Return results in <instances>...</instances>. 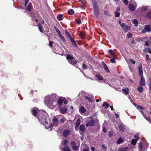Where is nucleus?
Here are the masks:
<instances>
[{
  "label": "nucleus",
  "instance_id": "obj_1",
  "mask_svg": "<svg viewBox=\"0 0 151 151\" xmlns=\"http://www.w3.org/2000/svg\"><path fill=\"white\" fill-rule=\"evenodd\" d=\"M32 114L35 116L36 117L37 115V118L40 122L44 125L46 129H48L53 127V125L51 124L47 127L46 124H47L46 121L47 113L43 110L38 111L37 108H33L32 111Z\"/></svg>",
  "mask_w": 151,
  "mask_h": 151
},
{
  "label": "nucleus",
  "instance_id": "obj_2",
  "mask_svg": "<svg viewBox=\"0 0 151 151\" xmlns=\"http://www.w3.org/2000/svg\"><path fill=\"white\" fill-rule=\"evenodd\" d=\"M58 96L56 94H52L51 95L46 96L44 102L45 105L50 108H54L57 106V99Z\"/></svg>",
  "mask_w": 151,
  "mask_h": 151
},
{
  "label": "nucleus",
  "instance_id": "obj_3",
  "mask_svg": "<svg viewBox=\"0 0 151 151\" xmlns=\"http://www.w3.org/2000/svg\"><path fill=\"white\" fill-rule=\"evenodd\" d=\"M148 144L147 142H146L143 145L142 143L140 142L139 143L138 148L139 151H146L148 147Z\"/></svg>",
  "mask_w": 151,
  "mask_h": 151
},
{
  "label": "nucleus",
  "instance_id": "obj_4",
  "mask_svg": "<svg viewBox=\"0 0 151 151\" xmlns=\"http://www.w3.org/2000/svg\"><path fill=\"white\" fill-rule=\"evenodd\" d=\"M121 26L125 33L127 32L129 30L128 26L125 23L121 24Z\"/></svg>",
  "mask_w": 151,
  "mask_h": 151
},
{
  "label": "nucleus",
  "instance_id": "obj_5",
  "mask_svg": "<svg viewBox=\"0 0 151 151\" xmlns=\"http://www.w3.org/2000/svg\"><path fill=\"white\" fill-rule=\"evenodd\" d=\"M93 8L95 15L96 17H98L99 16V12L98 6H93Z\"/></svg>",
  "mask_w": 151,
  "mask_h": 151
},
{
  "label": "nucleus",
  "instance_id": "obj_6",
  "mask_svg": "<svg viewBox=\"0 0 151 151\" xmlns=\"http://www.w3.org/2000/svg\"><path fill=\"white\" fill-rule=\"evenodd\" d=\"M135 5L132 4H129L128 8L130 11L133 12L135 10L137 7Z\"/></svg>",
  "mask_w": 151,
  "mask_h": 151
},
{
  "label": "nucleus",
  "instance_id": "obj_7",
  "mask_svg": "<svg viewBox=\"0 0 151 151\" xmlns=\"http://www.w3.org/2000/svg\"><path fill=\"white\" fill-rule=\"evenodd\" d=\"M71 145L73 149L75 150H77L78 148V146L76 145V143L74 141H72L71 142Z\"/></svg>",
  "mask_w": 151,
  "mask_h": 151
},
{
  "label": "nucleus",
  "instance_id": "obj_8",
  "mask_svg": "<svg viewBox=\"0 0 151 151\" xmlns=\"http://www.w3.org/2000/svg\"><path fill=\"white\" fill-rule=\"evenodd\" d=\"M139 85L143 86H145V81L143 76H141V77Z\"/></svg>",
  "mask_w": 151,
  "mask_h": 151
},
{
  "label": "nucleus",
  "instance_id": "obj_9",
  "mask_svg": "<svg viewBox=\"0 0 151 151\" xmlns=\"http://www.w3.org/2000/svg\"><path fill=\"white\" fill-rule=\"evenodd\" d=\"M86 94L83 91H81L78 94V96L82 99L86 97Z\"/></svg>",
  "mask_w": 151,
  "mask_h": 151
},
{
  "label": "nucleus",
  "instance_id": "obj_10",
  "mask_svg": "<svg viewBox=\"0 0 151 151\" xmlns=\"http://www.w3.org/2000/svg\"><path fill=\"white\" fill-rule=\"evenodd\" d=\"M139 71V76H140L141 77V76H143V70H142V65H140L138 68Z\"/></svg>",
  "mask_w": 151,
  "mask_h": 151
},
{
  "label": "nucleus",
  "instance_id": "obj_11",
  "mask_svg": "<svg viewBox=\"0 0 151 151\" xmlns=\"http://www.w3.org/2000/svg\"><path fill=\"white\" fill-rule=\"evenodd\" d=\"M95 123V121L92 120L86 124V127H88L90 126H93L94 125Z\"/></svg>",
  "mask_w": 151,
  "mask_h": 151
},
{
  "label": "nucleus",
  "instance_id": "obj_12",
  "mask_svg": "<svg viewBox=\"0 0 151 151\" xmlns=\"http://www.w3.org/2000/svg\"><path fill=\"white\" fill-rule=\"evenodd\" d=\"M53 123L56 127H57L59 125V122L58 119L55 118L53 117Z\"/></svg>",
  "mask_w": 151,
  "mask_h": 151
},
{
  "label": "nucleus",
  "instance_id": "obj_13",
  "mask_svg": "<svg viewBox=\"0 0 151 151\" xmlns=\"http://www.w3.org/2000/svg\"><path fill=\"white\" fill-rule=\"evenodd\" d=\"M102 63L105 70L108 73H110L109 70L106 64L103 61L102 62Z\"/></svg>",
  "mask_w": 151,
  "mask_h": 151
},
{
  "label": "nucleus",
  "instance_id": "obj_14",
  "mask_svg": "<svg viewBox=\"0 0 151 151\" xmlns=\"http://www.w3.org/2000/svg\"><path fill=\"white\" fill-rule=\"evenodd\" d=\"M70 133V130L68 129L65 130L63 132V135L64 137H66L68 136Z\"/></svg>",
  "mask_w": 151,
  "mask_h": 151
},
{
  "label": "nucleus",
  "instance_id": "obj_15",
  "mask_svg": "<svg viewBox=\"0 0 151 151\" xmlns=\"http://www.w3.org/2000/svg\"><path fill=\"white\" fill-rule=\"evenodd\" d=\"M148 7V6L140 7L137 9V10H141L142 12H145L147 11Z\"/></svg>",
  "mask_w": 151,
  "mask_h": 151
},
{
  "label": "nucleus",
  "instance_id": "obj_16",
  "mask_svg": "<svg viewBox=\"0 0 151 151\" xmlns=\"http://www.w3.org/2000/svg\"><path fill=\"white\" fill-rule=\"evenodd\" d=\"M63 99L61 98H59L58 97V99H57V106L58 104H59V105H61L63 102Z\"/></svg>",
  "mask_w": 151,
  "mask_h": 151
},
{
  "label": "nucleus",
  "instance_id": "obj_17",
  "mask_svg": "<svg viewBox=\"0 0 151 151\" xmlns=\"http://www.w3.org/2000/svg\"><path fill=\"white\" fill-rule=\"evenodd\" d=\"M66 58L68 62L74 58L72 55L68 54L67 55Z\"/></svg>",
  "mask_w": 151,
  "mask_h": 151
},
{
  "label": "nucleus",
  "instance_id": "obj_18",
  "mask_svg": "<svg viewBox=\"0 0 151 151\" xmlns=\"http://www.w3.org/2000/svg\"><path fill=\"white\" fill-rule=\"evenodd\" d=\"M69 62L71 64L74 65L75 67L77 68L78 67V65H76L77 62L74 60H71L69 61Z\"/></svg>",
  "mask_w": 151,
  "mask_h": 151
},
{
  "label": "nucleus",
  "instance_id": "obj_19",
  "mask_svg": "<svg viewBox=\"0 0 151 151\" xmlns=\"http://www.w3.org/2000/svg\"><path fill=\"white\" fill-rule=\"evenodd\" d=\"M79 129L82 132H84L86 130V129L84 125L83 124L81 125L79 127Z\"/></svg>",
  "mask_w": 151,
  "mask_h": 151
},
{
  "label": "nucleus",
  "instance_id": "obj_20",
  "mask_svg": "<svg viewBox=\"0 0 151 151\" xmlns=\"http://www.w3.org/2000/svg\"><path fill=\"white\" fill-rule=\"evenodd\" d=\"M60 110L61 112L63 114H65L66 113L67 111V109L66 108H63L62 107L60 108Z\"/></svg>",
  "mask_w": 151,
  "mask_h": 151
},
{
  "label": "nucleus",
  "instance_id": "obj_21",
  "mask_svg": "<svg viewBox=\"0 0 151 151\" xmlns=\"http://www.w3.org/2000/svg\"><path fill=\"white\" fill-rule=\"evenodd\" d=\"M63 151H71L69 147L67 146H64L62 149Z\"/></svg>",
  "mask_w": 151,
  "mask_h": 151
},
{
  "label": "nucleus",
  "instance_id": "obj_22",
  "mask_svg": "<svg viewBox=\"0 0 151 151\" xmlns=\"http://www.w3.org/2000/svg\"><path fill=\"white\" fill-rule=\"evenodd\" d=\"M57 18V19L59 21L61 20L63 18V15L62 14H60L58 15Z\"/></svg>",
  "mask_w": 151,
  "mask_h": 151
},
{
  "label": "nucleus",
  "instance_id": "obj_23",
  "mask_svg": "<svg viewBox=\"0 0 151 151\" xmlns=\"http://www.w3.org/2000/svg\"><path fill=\"white\" fill-rule=\"evenodd\" d=\"M137 90L140 93H142L143 91V88L142 86L139 85L137 88Z\"/></svg>",
  "mask_w": 151,
  "mask_h": 151
},
{
  "label": "nucleus",
  "instance_id": "obj_24",
  "mask_svg": "<svg viewBox=\"0 0 151 151\" xmlns=\"http://www.w3.org/2000/svg\"><path fill=\"white\" fill-rule=\"evenodd\" d=\"M145 29L147 32H150L151 31V29L149 25H146L145 27Z\"/></svg>",
  "mask_w": 151,
  "mask_h": 151
},
{
  "label": "nucleus",
  "instance_id": "obj_25",
  "mask_svg": "<svg viewBox=\"0 0 151 151\" xmlns=\"http://www.w3.org/2000/svg\"><path fill=\"white\" fill-rule=\"evenodd\" d=\"M81 123V120L79 119H78L77 120V121L76 123V127H75V128H78V126L80 125Z\"/></svg>",
  "mask_w": 151,
  "mask_h": 151
},
{
  "label": "nucleus",
  "instance_id": "obj_26",
  "mask_svg": "<svg viewBox=\"0 0 151 151\" xmlns=\"http://www.w3.org/2000/svg\"><path fill=\"white\" fill-rule=\"evenodd\" d=\"M79 36L82 38H83L85 37L86 36L85 33L82 32H81L79 34Z\"/></svg>",
  "mask_w": 151,
  "mask_h": 151
},
{
  "label": "nucleus",
  "instance_id": "obj_27",
  "mask_svg": "<svg viewBox=\"0 0 151 151\" xmlns=\"http://www.w3.org/2000/svg\"><path fill=\"white\" fill-rule=\"evenodd\" d=\"M124 141L122 138H119L117 141V143L118 144H120L123 142Z\"/></svg>",
  "mask_w": 151,
  "mask_h": 151
},
{
  "label": "nucleus",
  "instance_id": "obj_28",
  "mask_svg": "<svg viewBox=\"0 0 151 151\" xmlns=\"http://www.w3.org/2000/svg\"><path fill=\"white\" fill-rule=\"evenodd\" d=\"M80 111L82 113H84L86 111V109L83 106H82L79 109Z\"/></svg>",
  "mask_w": 151,
  "mask_h": 151
},
{
  "label": "nucleus",
  "instance_id": "obj_29",
  "mask_svg": "<svg viewBox=\"0 0 151 151\" xmlns=\"http://www.w3.org/2000/svg\"><path fill=\"white\" fill-rule=\"evenodd\" d=\"M32 7V5L31 3H29V5L27 7V10L30 11Z\"/></svg>",
  "mask_w": 151,
  "mask_h": 151
},
{
  "label": "nucleus",
  "instance_id": "obj_30",
  "mask_svg": "<svg viewBox=\"0 0 151 151\" xmlns=\"http://www.w3.org/2000/svg\"><path fill=\"white\" fill-rule=\"evenodd\" d=\"M132 23L134 24L135 26L137 27L138 24V22L136 19H134L132 21Z\"/></svg>",
  "mask_w": 151,
  "mask_h": 151
},
{
  "label": "nucleus",
  "instance_id": "obj_31",
  "mask_svg": "<svg viewBox=\"0 0 151 151\" xmlns=\"http://www.w3.org/2000/svg\"><path fill=\"white\" fill-rule=\"evenodd\" d=\"M137 141V139H133L131 140V143L133 145H135L136 144Z\"/></svg>",
  "mask_w": 151,
  "mask_h": 151
},
{
  "label": "nucleus",
  "instance_id": "obj_32",
  "mask_svg": "<svg viewBox=\"0 0 151 151\" xmlns=\"http://www.w3.org/2000/svg\"><path fill=\"white\" fill-rule=\"evenodd\" d=\"M74 13V12L73 10L72 9L68 10V13L70 15H72Z\"/></svg>",
  "mask_w": 151,
  "mask_h": 151
},
{
  "label": "nucleus",
  "instance_id": "obj_33",
  "mask_svg": "<svg viewBox=\"0 0 151 151\" xmlns=\"http://www.w3.org/2000/svg\"><path fill=\"white\" fill-rule=\"evenodd\" d=\"M96 76L98 79L99 80L101 81L103 79V78L99 74L96 75Z\"/></svg>",
  "mask_w": 151,
  "mask_h": 151
},
{
  "label": "nucleus",
  "instance_id": "obj_34",
  "mask_svg": "<svg viewBox=\"0 0 151 151\" xmlns=\"http://www.w3.org/2000/svg\"><path fill=\"white\" fill-rule=\"evenodd\" d=\"M65 32L67 36L70 39H71V38H72V37L71 36L70 34L67 30H65Z\"/></svg>",
  "mask_w": 151,
  "mask_h": 151
},
{
  "label": "nucleus",
  "instance_id": "obj_35",
  "mask_svg": "<svg viewBox=\"0 0 151 151\" xmlns=\"http://www.w3.org/2000/svg\"><path fill=\"white\" fill-rule=\"evenodd\" d=\"M70 40H71L72 44H73V45L75 46H77L76 45V43L75 40L73 39V38H71V39H70Z\"/></svg>",
  "mask_w": 151,
  "mask_h": 151
},
{
  "label": "nucleus",
  "instance_id": "obj_36",
  "mask_svg": "<svg viewBox=\"0 0 151 151\" xmlns=\"http://www.w3.org/2000/svg\"><path fill=\"white\" fill-rule=\"evenodd\" d=\"M38 26L39 29L40 30V31L41 32H42L43 31L42 29V25H41V24H38Z\"/></svg>",
  "mask_w": 151,
  "mask_h": 151
},
{
  "label": "nucleus",
  "instance_id": "obj_37",
  "mask_svg": "<svg viewBox=\"0 0 151 151\" xmlns=\"http://www.w3.org/2000/svg\"><path fill=\"white\" fill-rule=\"evenodd\" d=\"M92 2L93 6H97V2L96 1V0H92Z\"/></svg>",
  "mask_w": 151,
  "mask_h": 151
},
{
  "label": "nucleus",
  "instance_id": "obj_38",
  "mask_svg": "<svg viewBox=\"0 0 151 151\" xmlns=\"http://www.w3.org/2000/svg\"><path fill=\"white\" fill-rule=\"evenodd\" d=\"M88 101H89L91 102H92L93 100L92 99H91L90 98L88 97L86 95V97H85V98Z\"/></svg>",
  "mask_w": 151,
  "mask_h": 151
},
{
  "label": "nucleus",
  "instance_id": "obj_39",
  "mask_svg": "<svg viewBox=\"0 0 151 151\" xmlns=\"http://www.w3.org/2000/svg\"><path fill=\"white\" fill-rule=\"evenodd\" d=\"M66 118L65 117H63L60 120V122L61 123H63L65 121Z\"/></svg>",
  "mask_w": 151,
  "mask_h": 151
},
{
  "label": "nucleus",
  "instance_id": "obj_40",
  "mask_svg": "<svg viewBox=\"0 0 151 151\" xmlns=\"http://www.w3.org/2000/svg\"><path fill=\"white\" fill-rule=\"evenodd\" d=\"M76 23L78 24H80L81 23V21L80 19H77L76 20Z\"/></svg>",
  "mask_w": 151,
  "mask_h": 151
},
{
  "label": "nucleus",
  "instance_id": "obj_41",
  "mask_svg": "<svg viewBox=\"0 0 151 151\" xmlns=\"http://www.w3.org/2000/svg\"><path fill=\"white\" fill-rule=\"evenodd\" d=\"M55 28L56 31V32L59 35L61 34L60 31L57 28L55 27Z\"/></svg>",
  "mask_w": 151,
  "mask_h": 151
},
{
  "label": "nucleus",
  "instance_id": "obj_42",
  "mask_svg": "<svg viewBox=\"0 0 151 151\" xmlns=\"http://www.w3.org/2000/svg\"><path fill=\"white\" fill-rule=\"evenodd\" d=\"M68 143V141L67 140H64L63 141V142L62 143V144L63 145H66Z\"/></svg>",
  "mask_w": 151,
  "mask_h": 151
},
{
  "label": "nucleus",
  "instance_id": "obj_43",
  "mask_svg": "<svg viewBox=\"0 0 151 151\" xmlns=\"http://www.w3.org/2000/svg\"><path fill=\"white\" fill-rule=\"evenodd\" d=\"M115 16L116 17H119L120 16V13L119 12H115Z\"/></svg>",
  "mask_w": 151,
  "mask_h": 151
},
{
  "label": "nucleus",
  "instance_id": "obj_44",
  "mask_svg": "<svg viewBox=\"0 0 151 151\" xmlns=\"http://www.w3.org/2000/svg\"><path fill=\"white\" fill-rule=\"evenodd\" d=\"M59 35L60 37L61 38V39L63 41H65V39L64 37L61 34H60Z\"/></svg>",
  "mask_w": 151,
  "mask_h": 151
},
{
  "label": "nucleus",
  "instance_id": "obj_45",
  "mask_svg": "<svg viewBox=\"0 0 151 151\" xmlns=\"http://www.w3.org/2000/svg\"><path fill=\"white\" fill-rule=\"evenodd\" d=\"M118 127L120 130L122 131H123L124 130L123 126L122 125H119L118 126Z\"/></svg>",
  "mask_w": 151,
  "mask_h": 151
},
{
  "label": "nucleus",
  "instance_id": "obj_46",
  "mask_svg": "<svg viewBox=\"0 0 151 151\" xmlns=\"http://www.w3.org/2000/svg\"><path fill=\"white\" fill-rule=\"evenodd\" d=\"M137 109H144L143 107L142 106L139 105H137Z\"/></svg>",
  "mask_w": 151,
  "mask_h": 151
},
{
  "label": "nucleus",
  "instance_id": "obj_47",
  "mask_svg": "<svg viewBox=\"0 0 151 151\" xmlns=\"http://www.w3.org/2000/svg\"><path fill=\"white\" fill-rule=\"evenodd\" d=\"M132 34L131 33H128L127 34V37L128 38H130L132 37Z\"/></svg>",
  "mask_w": 151,
  "mask_h": 151
},
{
  "label": "nucleus",
  "instance_id": "obj_48",
  "mask_svg": "<svg viewBox=\"0 0 151 151\" xmlns=\"http://www.w3.org/2000/svg\"><path fill=\"white\" fill-rule=\"evenodd\" d=\"M101 147L104 150H106L107 148V147L105 146L104 145H101Z\"/></svg>",
  "mask_w": 151,
  "mask_h": 151
},
{
  "label": "nucleus",
  "instance_id": "obj_49",
  "mask_svg": "<svg viewBox=\"0 0 151 151\" xmlns=\"http://www.w3.org/2000/svg\"><path fill=\"white\" fill-rule=\"evenodd\" d=\"M145 50H148V52L151 54V50L150 48H149V47L146 48L145 49Z\"/></svg>",
  "mask_w": 151,
  "mask_h": 151
},
{
  "label": "nucleus",
  "instance_id": "obj_50",
  "mask_svg": "<svg viewBox=\"0 0 151 151\" xmlns=\"http://www.w3.org/2000/svg\"><path fill=\"white\" fill-rule=\"evenodd\" d=\"M122 91L123 92H124V93L125 94H127L129 93L128 91L126 90L125 89H122Z\"/></svg>",
  "mask_w": 151,
  "mask_h": 151
},
{
  "label": "nucleus",
  "instance_id": "obj_51",
  "mask_svg": "<svg viewBox=\"0 0 151 151\" xmlns=\"http://www.w3.org/2000/svg\"><path fill=\"white\" fill-rule=\"evenodd\" d=\"M130 4H132L134 5H136V2L132 0H131L130 1Z\"/></svg>",
  "mask_w": 151,
  "mask_h": 151
},
{
  "label": "nucleus",
  "instance_id": "obj_52",
  "mask_svg": "<svg viewBox=\"0 0 151 151\" xmlns=\"http://www.w3.org/2000/svg\"><path fill=\"white\" fill-rule=\"evenodd\" d=\"M82 67L84 69H86L87 68L86 65L85 64H83Z\"/></svg>",
  "mask_w": 151,
  "mask_h": 151
},
{
  "label": "nucleus",
  "instance_id": "obj_53",
  "mask_svg": "<svg viewBox=\"0 0 151 151\" xmlns=\"http://www.w3.org/2000/svg\"><path fill=\"white\" fill-rule=\"evenodd\" d=\"M129 61L132 63L134 64L135 63V62L132 59H130L129 60Z\"/></svg>",
  "mask_w": 151,
  "mask_h": 151
},
{
  "label": "nucleus",
  "instance_id": "obj_54",
  "mask_svg": "<svg viewBox=\"0 0 151 151\" xmlns=\"http://www.w3.org/2000/svg\"><path fill=\"white\" fill-rule=\"evenodd\" d=\"M122 0L123 1L124 3V4L125 5H127L128 4V1H127V0Z\"/></svg>",
  "mask_w": 151,
  "mask_h": 151
},
{
  "label": "nucleus",
  "instance_id": "obj_55",
  "mask_svg": "<svg viewBox=\"0 0 151 151\" xmlns=\"http://www.w3.org/2000/svg\"><path fill=\"white\" fill-rule=\"evenodd\" d=\"M89 149V148L88 147L84 148L83 149V151H88Z\"/></svg>",
  "mask_w": 151,
  "mask_h": 151
},
{
  "label": "nucleus",
  "instance_id": "obj_56",
  "mask_svg": "<svg viewBox=\"0 0 151 151\" xmlns=\"http://www.w3.org/2000/svg\"><path fill=\"white\" fill-rule=\"evenodd\" d=\"M53 42H52L51 41H49V46L50 47H52V44H53Z\"/></svg>",
  "mask_w": 151,
  "mask_h": 151
},
{
  "label": "nucleus",
  "instance_id": "obj_57",
  "mask_svg": "<svg viewBox=\"0 0 151 151\" xmlns=\"http://www.w3.org/2000/svg\"><path fill=\"white\" fill-rule=\"evenodd\" d=\"M109 53L111 54V55H113V52L112 50H109Z\"/></svg>",
  "mask_w": 151,
  "mask_h": 151
},
{
  "label": "nucleus",
  "instance_id": "obj_58",
  "mask_svg": "<svg viewBox=\"0 0 151 151\" xmlns=\"http://www.w3.org/2000/svg\"><path fill=\"white\" fill-rule=\"evenodd\" d=\"M110 62L112 63H114L115 62V60L114 59L112 58L110 59Z\"/></svg>",
  "mask_w": 151,
  "mask_h": 151
},
{
  "label": "nucleus",
  "instance_id": "obj_59",
  "mask_svg": "<svg viewBox=\"0 0 151 151\" xmlns=\"http://www.w3.org/2000/svg\"><path fill=\"white\" fill-rule=\"evenodd\" d=\"M149 58V55L148 54H147L146 55V59H147V60L148 61L150 60Z\"/></svg>",
  "mask_w": 151,
  "mask_h": 151
},
{
  "label": "nucleus",
  "instance_id": "obj_60",
  "mask_svg": "<svg viewBox=\"0 0 151 151\" xmlns=\"http://www.w3.org/2000/svg\"><path fill=\"white\" fill-rule=\"evenodd\" d=\"M135 137L137 138V139L138 140L139 138V137L138 135L136 134L135 135Z\"/></svg>",
  "mask_w": 151,
  "mask_h": 151
},
{
  "label": "nucleus",
  "instance_id": "obj_61",
  "mask_svg": "<svg viewBox=\"0 0 151 151\" xmlns=\"http://www.w3.org/2000/svg\"><path fill=\"white\" fill-rule=\"evenodd\" d=\"M29 0H25L24 5L25 6L27 5V3L29 2Z\"/></svg>",
  "mask_w": 151,
  "mask_h": 151
},
{
  "label": "nucleus",
  "instance_id": "obj_62",
  "mask_svg": "<svg viewBox=\"0 0 151 151\" xmlns=\"http://www.w3.org/2000/svg\"><path fill=\"white\" fill-rule=\"evenodd\" d=\"M103 131L104 133L106 132V129L105 128V127H103Z\"/></svg>",
  "mask_w": 151,
  "mask_h": 151
},
{
  "label": "nucleus",
  "instance_id": "obj_63",
  "mask_svg": "<svg viewBox=\"0 0 151 151\" xmlns=\"http://www.w3.org/2000/svg\"><path fill=\"white\" fill-rule=\"evenodd\" d=\"M143 116L144 117L145 119H146L147 120H148V121L149 120L148 119L147 117V116L146 115L144 114V115H143Z\"/></svg>",
  "mask_w": 151,
  "mask_h": 151
},
{
  "label": "nucleus",
  "instance_id": "obj_64",
  "mask_svg": "<svg viewBox=\"0 0 151 151\" xmlns=\"http://www.w3.org/2000/svg\"><path fill=\"white\" fill-rule=\"evenodd\" d=\"M145 45L146 46H148L149 45V43L148 41H145Z\"/></svg>",
  "mask_w": 151,
  "mask_h": 151
}]
</instances>
